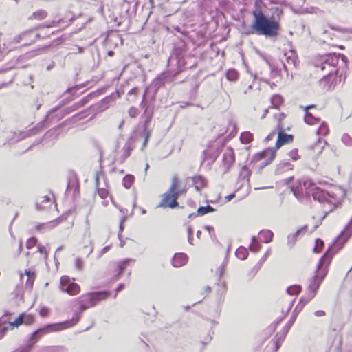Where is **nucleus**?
I'll return each mask as SVG.
<instances>
[{"label": "nucleus", "instance_id": "nucleus-1", "mask_svg": "<svg viewBox=\"0 0 352 352\" xmlns=\"http://www.w3.org/2000/svg\"><path fill=\"white\" fill-rule=\"evenodd\" d=\"M254 20L247 34L265 36L267 38L276 39L280 31L278 21L267 16L262 10L256 9L252 12Z\"/></svg>", "mask_w": 352, "mask_h": 352}, {"label": "nucleus", "instance_id": "nucleus-2", "mask_svg": "<svg viewBox=\"0 0 352 352\" xmlns=\"http://www.w3.org/2000/svg\"><path fill=\"white\" fill-rule=\"evenodd\" d=\"M333 253L334 252H331V250L329 248L320 259L317 265L316 274L309 281L307 295L300 300L299 303H302V306H304L316 296L322 280L327 274V265L330 263L331 258Z\"/></svg>", "mask_w": 352, "mask_h": 352}, {"label": "nucleus", "instance_id": "nucleus-3", "mask_svg": "<svg viewBox=\"0 0 352 352\" xmlns=\"http://www.w3.org/2000/svg\"><path fill=\"white\" fill-rule=\"evenodd\" d=\"M340 57L342 58V63L346 65V57L336 53L318 55L314 58L313 61L314 67L323 72L322 81L338 73Z\"/></svg>", "mask_w": 352, "mask_h": 352}, {"label": "nucleus", "instance_id": "nucleus-4", "mask_svg": "<svg viewBox=\"0 0 352 352\" xmlns=\"http://www.w3.org/2000/svg\"><path fill=\"white\" fill-rule=\"evenodd\" d=\"M278 137L276 142V146L274 148H270L264 150L263 152L255 155L254 160L255 161H261V168H264L271 164L275 158V153L282 145L291 142L293 140V136L284 133V128L279 122L277 125Z\"/></svg>", "mask_w": 352, "mask_h": 352}, {"label": "nucleus", "instance_id": "nucleus-5", "mask_svg": "<svg viewBox=\"0 0 352 352\" xmlns=\"http://www.w3.org/2000/svg\"><path fill=\"white\" fill-rule=\"evenodd\" d=\"M168 71L162 73L156 77L152 82L150 87L154 89L156 93L158 89L164 85L167 79L175 76L179 74L185 66V63L182 58L177 55H171L168 62Z\"/></svg>", "mask_w": 352, "mask_h": 352}, {"label": "nucleus", "instance_id": "nucleus-6", "mask_svg": "<svg viewBox=\"0 0 352 352\" xmlns=\"http://www.w3.org/2000/svg\"><path fill=\"white\" fill-rule=\"evenodd\" d=\"M185 192V190L179 188V179L177 176H174L171 179L169 189L162 195V199L158 207L175 208L179 206L177 200Z\"/></svg>", "mask_w": 352, "mask_h": 352}, {"label": "nucleus", "instance_id": "nucleus-7", "mask_svg": "<svg viewBox=\"0 0 352 352\" xmlns=\"http://www.w3.org/2000/svg\"><path fill=\"white\" fill-rule=\"evenodd\" d=\"M80 314L75 313L72 320H68L60 323L49 324L43 328L39 329L31 334L30 339L35 343L43 334L50 331H58L72 327L76 324L80 319Z\"/></svg>", "mask_w": 352, "mask_h": 352}, {"label": "nucleus", "instance_id": "nucleus-8", "mask_svg": "<svg viewBox=\"0 0 352 352\" xmlns=\"http://www.w3.org/2000/svg\"><path fill=\"white\" fill-rule=\"evenodd\" d=\"M109 292L107 291L96 292L83 295L80 298V311H83L88 308L94 307L102 300L106 299Z\"/></svg>", "mask_w": 352, "mask_h": 352}, {"label": "nucleus", "instance_id": "nucleus-9", "mask_svg": "<svg viewBox=\"0 0 352 352\" xmlns=\"http://www.w3.org/2000/svg\"><path fill=\"white\" fill-rule=\"evenodd\" d=\"M34 321V317L31 315H25V314H21L14 322H9L8 324L4 325L0 329V333H1L0 336V338H1L4 333L8 329H12L14 327H19V325L25 323V324H30Z\"/></svg>", "mask_w": 352, "mask_h": 352}, {"label": "nucleus", "instance_id": "nucleus-10", "mask_svg": "<svg viewBox=\"0 0 352 352\" xmlns=\"http://www.w3.org/2000/svg\"><path fill=\"white\" fill-rule=\"evenodd\" d=\"M60 289L69 295L74 296L79 293L80 287L77 283L72 282L69 276H63L60 280Z\"/></svg>", "mask_w": 352, "mask_h": 352}, {"label": "nucleus", "instance_id": "nucleus-11", "mask_svg": "<svg viewBox=\"0 0 352 352\" xmlns=\"http://www.w3.org/2000/svg\"><path fill=\"white\" fill-rule=\"evenodd\" d=\"M234 162L235 156L234 150L229 147L225 151L222 159V167L223 168L224 173H226L229 171L230 168L233 166Z\"/></svg>", "mask_w": 352, "mask_h": 352}, {"label": "nucleus", "instance_id": "nucleus-12", "mask_svg": "<svg viewBox=\"0 0 352 352\" xmlns=\"http://www.w3.org/2000/svg\"><path fill=\"white\" fill-rule=\"evenodd\" d=\"M38 133V129L35 127L25 131H21L19 133H14L12 137L10 140H14L15 142L23 140L30 136L34 135Z\"/></svg>", "mask_w": 352, "mask_h": 352}, {"label": "nucleus", "instance_id": "nucleus-13", "mask_svg": "<svg viewBox=\"0 0 352 352\" xmlns=\"http://www.w3.org/2000/svg\"><path fill=\"white\" fill-rule=\"evenodd\" d=\"M219 152L217 151H213L212 148L204 151L202 154V163L208 162V164L209 166L212 165L216 161Z\"/></svg>", "mask_w": 352, "mask_h": 352}, {"label": "nucleus", "instance_id": "nucleus-14", "mask_svg": "<svg viewBox=\"0 0 352 352\" xmlns=\"http://www.w3.org/2000/svg\"><path fill=\"white\" fill-rule=\"evenodd\" d=\"M95 180H96V186L98 188V192L99 196L102 199L106 198L108 196V191L106 188H104L103 187H100L101 180H102L104 182H105L104 175L102 173H97L96 174Z\"/></svg>", "mask_w": 352, "mask_h": 352}, {"label": "nucleus", "instance_id": "nucleus-15", "mask_svg": "<svg viewBox=\"0 0 352 352\" xmlns=\"http://www.w3.org/2000/svg\"><path fill=\"white\" fill-rule=\"evenodd\" d=\"M308 226L307 225L301 227L294 234H289L287 236V245L289 248H293L295 245L298 237L301 234L306 232H307Z\"/></svg>", "mask_w": 352, "mask_h": 352}, {"label": "nucleus", "instance_id": "nucleus-16", "mask_svg": "<svg viewBox=\"0 0 352 352\" xmlns=\"http://www.w3.org/2000/svg\"><path fill=\"white\" fill-rule=\"evenodd\" d=\"M285 56H286V63H283V69L287 73V65L293 66L294 67H296L297 56L293 50H291L288 53H285Z\"/></svg>", "mask_w": 352, "mask_h": 352}, {"label": "nucleus", "instance_id": "nucleus-17", "mask_svg": "<svg viewBox=\"0 0 352 352\" xmlns=\"http://www.w3.org/2000/svg\"><path fill=\"white\" fill-rule=\"evenodd\" d=\"M188 261L187 255L184 253H176L172 259V264L175 267L184 265Z\"/></svg>", "mask_w": 352, "mask_h": 352}, {"label": "nucleus", "instance_id": "nucleus-18", "mask_svg": "<svg viewBox=\"0 0 352 352\" xmlns=\"http://www.w3.org/2000/svg\"><path fill=\"white\" fill-rule=\"evenodd\" d=\"M133 263H135V259L133 258H124L119 261L117 265L118 274L114 276V280H117L119 278L120 275L124 271L126 265Z\"/></svg>", "mask_w": 352, "mask_h": 352}, {"label": "nucleus", "instance_id": "nucleus-19", "mask_svg": "<svg viewBox=\"0 0 352 352\" xmlns=\"http://www.w3.org/2000/svg\"><path fill=\"white\" fill-rule=\"evenodd\" d=\"M293 165L288 162L283 161L280 162L276 168L275 174L276 175H283L287 171L292 170Z\"/></svg>", "mask_w": 352, "mask_h": 352}, {"label": "nucleus", "instance_id": "nucleus-20", "mask_svg": "<svg viewBox=\"0 0 352 352\" xmlns=\"http://www.w3.org/2000/svg\"><path fill=\"white\" fill-rule=\"evenodd\" d=\"M114 100V95L107 96L98 103L94 107L98 111H103L108 108L109 105Z\"/></svg>", "mask_w": 352, "mask_h": 352}, {"label": "nucleus", "instance_id": "nucleus-21", "mask_svg": "<svg viewBox=\"0 0 352 352\" xmlns=\"http://www.w3.org/2000/svg\"><path fill=\"white\" fill-rule=\"evenodd\" d=\"M312 107H314L313 105H309L303 108L305 112L304 118L305 122L310 125L319 122V119L314 117L311 113L308 111V110Z\"/></svg>", "mask_w": 352, "mask_h": 352}, {"label": "nucleus", "instance_id": "nucleus-22", "mask_svg": "<svg viewBox=\"0 0 352 352\" xmlns=\"http://www.w3.org/2000/svg\"><path fill=\"white\" fill-rule=\"evenodd\" d=\"M193 183V186L197 191L205 187L206 181L202 176L198 175L190 178Z\"/></svg>", "mask_w": 352, "mask_h": 352}, {"label": "nucleus", "instance_id": "nucleus-23", "mask_svg": "<svg viewBox=\"0 0 352 352\" xmlns=\"http://www.w3.org/2000/svg\"><path fill=\"white\" fill-rule=\"evenodd\" d=\"M133 147L131 144V142H127L125 145L124 146V147L122 148V155L120 157V162L121 163L124 162L127 157H129V155H131V151L133 150Z\"/></svg>", "mask_w": 352, "mask_h": 352}, {"label": "nucleus", "instance_id": "nucleus-24", "mask_svg": "<svg viewBox=\"0 0 352 352\" xmlns=\"http://www.w3.org/2000/svg\"><path fill=\"white\" fill-rule=\"evenodd\" d=\"M25 275L27 276L25 287L27 289H32L36 277L35 272L30 269L25 270Z\"/></svg>", "mask_w": 352, "mask_h": 352}, {"label": "nucleus", "instance_id": "nucleus-25", "mask_svg": "<svg viewBox=\"0 0 352 352\" xmlns=\"http://www.w3.org/2000/svg\"><path fill=\"white\" fill-rule=\"evenodd\" d=\"M273 235V232L270 230H263L259 232L261 240L265 243H268L272 241Z\"/></svg>", "mask_w": 352, "mask_h": 352}, {"label": "nucleus", "instance_id": "nucleus-26", "mask_svg": "<svg viewBox=\"0 0 352 352\" xmlns=\"http://www.w3.org/2000/svg\"><path fill=\"white\" fill-rule=\"evenodd\" d=\"M270 250H268L263 256V257L260 259V261L256 263V265L253 267V269L251 271L253 276H254L258 272L263 264L265 263L267 257L270 256Z\"/></svg>", "mask_w": 352, "mask_h": 352}, {"label": "nucleus", "instance_id": "nucleus-27", "mask_svg": "<svg viewBox=\"0 0 352 352\" xmlns=\"http://www.w3.org/2000/svg\"><path fill=\"white\" fill-rule=\"evenodd\" d=\"M314 192L312 193V196L315 200H318L320 202H324L326 200V193L321 190L318 188H315L313 189Z\"/></svg>", "mask_w": 352, "mask_h": 352}, {"label": "nucleus", "instance_id": "nucleus-28", "mask_svg": "<svg viewBox=\"0 0 352 352\" xmlns=\"http://www.w3.org/2000/svg\"><path fill=\"white\" fill-rule=\"evenodd\" d=\"M263 59L265 60V61L269 65V67L270 68V76H271V77L272 78H274L275 77L278 76L279 75V70L277 69V67L273 63H271L270 59L267 58L265 56L263 57Z\"/></svg>", "mask_w": 352, "mask_h": 352}, {"label": "nucleus", "instance_id": "nucleus-29", "mask_svg": "<svg viewBox=\"0 0 352 352\" xmlns=\"http://www.w3.org/2000/svg\"><path fill=\"white\" fill-rule=\"evenodd\" d=\"M235 254L239 259L245 260L248 256V250L246 248L241 246L236 250Z\"/></svg>", "mask_w": 352, "mask_h": 352}, {"label": "nucleus", "instance_id": "nucleus-30", "mask_svg": "<svg viewBox=\"0 0 352 352\" xmlns=\"http://www.w3.org/2000/svg\"><path fill=\"white\" fill-rule=\"evenodd\" d=\"M252 243L249 246V249L252 252H257L260 250L261 245V244L256 241V236H253L251 238Z\"/></svg>", "mask_w": 352, "mask_h": 352}, {"label": "nucleus", "instance_id": "nucleus-31", "mask_svg": "<svg viewBox=\"0 0 352 352\" xmlns=\"http://www.w3.org/2000/svg\"><path fill=\"white\" fill-rule=\"evenodd\" d=\"M32 33H33V31L32 30L25 31V32H22L21 34L14 37L12 43H18L23 41V38L25 36H29L30 34H32Z\"/></svg>", "mask_w": 352, "mask_h": 352}, {"label": "nucleus", "instance_id": "nucleus-32", "mask_svg": "<svg viewBox=\"0 0 352 352\" xmlns=\"http://www.w3.org/2000/svg\"><path fill=\"white\" fill-rule=\"evenodd\" d=\"M226 78L230 81H236L239 78V73L234 69H230L226 72Z\"/></svg>", "mask_w": 352, "mask_h": 352}, {"label": "nucleus", "instance_id": "nucleus-33", "mask_svg": "<svg viewBox=\"0 0 352 352\" xmlns=\"http://www.w3.org/2000/svg\"><path fill=\"white\" fill-rule=\"evenodd\" d=\"M134 182V177L132 175H126L124 177L122 180L123 186L126 188L129 189Z\"/></svg>", "mask_w": 352, "mask_h": 352}, {"label": "nucleus", "instance_id": "nucleus-34", "mask_svg": "<svg viewBox=\"0 0 352 352\" xmlns=\"http://www.w3.org/2000/svg\"><path fill=\"white\" fill-rule=\"evenodd\" d=\"M240 140L243 144H248L252 141L253 135L248 131L243 132L241 134Z\"/></svg>", "mask_w": 352, "mask_h": 352}, {"label": "nucleus", "instance_id": "nucleus-35", "mask_svg": "<svg viewBox=\"0 0 352 352\" xmlns=\"http://www.w3.org/2000/svg\"><path fill=\"white\" fill-rule=\"evenodd\" d=\"M215 211V209L212 206L207 205L206 206H201L197 210V215H204L209 212H213Z\"/></svg>", "mask_w": 352, "mask_h": 352}, {"label": "nucleus", "instance_id": "nucleus-36", "mask_svg": "<svg viewBox=\"0 0 352 352\" xmlns=\"http://www.w3.org/2000/svg\"><path fill=\"white\" fill-rule=\"evenodd\" d=\"M250 172L249 171V170L248 169V168L246 166H243L241 168V170L239 174V179L240 180L241 179L243 181H245L246 182H248L249 179H250Z\"/></svg>", "mask_w": 352, "mask_h": 352}, {"label": "nucleus", "instance_id": "nucleus-37", "mask_svg": "<svg viewBox=\"0 0 352 352\" xmlns=\"http://www.w3.org/2000/svg\"><path fill=\"white\" fill-rule=\"evenodd\" d=\"M47 12L45 10H38L32 14L30 18H34L38 20H42L46 18Z\"/></svg>", "mask_w": 352, "mask_h": 352}, {"label": "nucleus", "instance_id": "nucleus-38", "mask_svg": "<svg viewBox=\"0 0 352 352\" xmlns=\"http://www.w3.org/2000/svg\"><path fill=\"white\" fill-rule=\"evenodd\" d=\"M301 290V287L298 285H292L287 287V293L289 295H298Z\"/></svg>", "mask_w": 352, "mask_h": 352}, {"label": "nucleus", "instance_id": "nucleus-39", "mask_svg": "<svg viewBox=\"0 0 352 352\" xmlns=\"http://www.w3.org/2000/svg\"><path fill=\"white\" fill-rule=\"evenodd\" d=\"M54 222L43 223L38 224L35 228L37 230L43 231L45 230L52 229L54 227Z\"/></svg>", "mask_w": 352, "mask_h": 352}, {"label": "nucleus", "instance_id": "nucleus-40", "mask_svg": "<svg viewBox=\"0 0 352 352\" xmlns=\"http://www.w3.org/2000/svg\"><path fill=\"white\" fill-rule=\"evenodd\" d=\"M76 110L77 109H76L74 104L70 107H66L61 111L60 115L59 116L58 118L61 119V118H64L65 116L69 115L71 113H72Z\"/></svg>", "mask_w": 352, "mask_h": 352}, {"label": "nucleus", "instance_id": "nucleus-41", "mask_svg": "<svg viewBox=\"0 0 352 352\" xmlns=\"http://www.w3.org/2000/svg\"><path fill=\"white\" fill-rule=\"evenodd\" d=\"M34 32L32 34H30L29 36H25L23 38V41L25 40V43H23L24 45H28L31 44L32 43L35 42L36 38H38L40 36L38 34H36L33 36Z\"/></svg>", "mask_w": 352, "mask_h": 352}, {"label": "nucleus", "instance_id": "nucleus-42", "mask_svg": "<svg viewBox=\"0 0 352 352\" xmlns=\"http://www.w3.org/2000/svg\"><path fill=\"white\" fill-rule=\"evenodd\" d=\"M329 133V129L325 123H322L317 131V134L320 135L325 136Z\"/></svg>", "mask_w": 352, "mask_h": 352}, {"label": "nucleus", "instance_id": "nucleus-43", "mask_svg": "<svg viewBox=\"0 0 352 352\" xmlns=\"http://www.w3.org/2000/svg\"><path fill=\"white\" fill-rule=\"evenodd\" d=\"M291 191L293 192L294 195L299 200L301 199L303 196L302 187L294 188L292 186L291 187Z\"/></svg>", "mask_w": 352, "mask_h": 352}, {"label": "nucleus", "instance_id": "nucleus-44", "mask_svg": "<svg viewBox=\"0 0 352 352\" xmlns=\"http://www.w3.org/2000/svg\"><path fill=\"white\" fill-rule=\"evenodd\" d=\"M142 137L144 138L143 148H144L151 137V131L145 128L142 132Z\"/></svg>", "mask_w": 352, "mask_h": 352}, {"label": "nucleus", "instance_id": "nucleus-45", "mask_svg": "<svg viewBox=\"0 0 352 352\" xmlns=\"http://www.w3.org/2000/svg\"><path fill=\"white\" fill-rule=\"evenodd\" d=\"M342 142L347 146H352V138L347 133L342 135Z\"/></svg>", "mask_w": 352, "mask_h": 352}, {"label": "nucleus", "instance_id": "nucleus-46", "mask_svg": "<svg viewBox=\"0 0 352 352\" xmlns=\"http://www.w3.org/2000/svg\"><path fill=\"white\" fill-rule=\"evenodd\" d=\"M89 101V96L84 97L80 101L74 104L76 109L78 110L79 108L85 105Z\"/></svg>", "mask_w": 352, "mask_h": 352}, {"label": "nucleus", "instance_id": "nucleus-47", "mask_svg": "<svg viewBox=\"0 0 352 352\" xmlns=\"http://www.w3.org/2000/svg\"><path fill=\"white\" fill-rule=\"evenodd\" d=\"M37 239L35 237L30 238L26 243V247L28 249H31L34 247L36 244Z\"/></svg>", "mask_w": 352, "mask_h": 352}, {"label": "nucleus", "instance_id": "nucleus-48", "mask_svg": "<svg viewBox=\"0 0 352 352\" xmlns=\"http://www.w3.org/2000/svg\"><path fill=\"white\" fill-rule=\"evenodd\" d=\"M288 155L292 160L294 161L300 159V156L298 155V149L292 150L288 153Z\"/></svg>", "mask_w": 352, "mask_h": 352}, {"label": "nucleus", "instance_id": "nucleus-49", "mask_svg": "<svg viewBox=\"0 0 352 352\" xmlns=\"http://www.w3.org/2000/svg\"><path fill=\"white\" fill-rule=\"evenodd\" d=\"M204 229L208 232V233L212 240L216 239L214 228L213 227L210 226H206L204 227Z\"/></svg>", "mask_w": 352, "mask_h": 352}, {"label": "nucleus", "instance_id": "nucleus-50", "mask_svg": "<svg viewBox=\"0 0 352 352\" xmlns=\"http://www.w3.org/2000/svg\"><path fill=\"white\" fill-rule=\"evenodd\" d=\"M75 267L78 270H82L84 267V262L80 258H76L75 261Z\"/></svg>", "mask_w": 352, "mask_h": 352}, {"label": "nucleus", "instance_id": "nucleus-51", "mask_svg": "<svg viewBox=\"0 0 352 352\" xmlns=\"http://www.w3.org/2000/svg\"><path fill=\"white\" fill-rule=\"evenodd\" d=\"M324 245L323 241L320 240V239H316V245L314 248V252H318L320 251L319 248H322Z\"/></svg>", "mask_w": 352, "mask_h": 352}, {"label": "nucleus", "instance_id": "nucleus-52", "mask_svg": "<svg viewBox=\"0 0 352 352\" xmlns=\"http://www.w3.org/2000/svg\"><path fill=\"white\" fill-rule=\"evenodd\" d=\"M125 221H126L125 217H123L120 220V226H119V232H118V235L119 239H120V237H122L121 233L124 230V222Z\"/></svg>", "mask_w": 352, "mask_h": 352}, {"label": "nucleus", "instance_id": "nucleus-53", "mask_svg": "<svg viewBox=\"0 0 352 352\" xmlns=\"http://www.w3.org/2000/svg\"><path fill=\"white\" fill-rule=\"evenodd\" d=\"M129 115L130 117L131 118H135L138 114V109L135 107H131L129 109Z\"/></svg>", "mask_w": 352, "mask_h": 352}, {"label": "nucleus", "instance_id": "nucleus-54", "mask_svg": "<svg viewBox=\"0 0 352 352\" xmlns=\"http://www.w3.org/2000/svg\"><path fill=\"white\" fill-rule=\"evenodd\" d=\"M39 314L40 315L42 316V317H45L48 315L49 314V309L48 308L45 307H42L40 308V310H39Z\"/></svg>", "mask_w": 352, "mask_h": 352}, {"label": "nucleus", "instance_id": "nucleus-55", "mask_svg": "<svg viewBox=\"0 0 352 352\" xmlns=\"http://www.w3.org/2000/svg\"><path fill=\"white\" fill-rule=\"evenodd\" d=\"M269 345H270V347H271V351H276L279 348V345L278 344V343L276 342V341H273L272 340L270 343H269Z\"/></svg>", "mask_w": 352, "mask_h": 352}, {"label": "nucleus", "instance_id": "nucleus-56", "mask_svg": "<svg viewBox=\"0 0 352 352\" xmlns=\"http://www.w3.org/2000/svg\"><path fill=\"white\" fill-rule=\"evenodd\" d=\"M38 251H39V252L41 254H44V258L47 259V252L46 248L45 246L38 245Z\"/></svg>", "mask_w": 352, "mask_h": 352}, {"label": "nucleus", "instance_id": "nucleus-57", "mask_svg": "<svg viewBox=\"0 0 352 352\" xmlns=\"http://www.w3.org/2000/svg\"><path fill=\"white\" fill-rule=\"evenodd\" d=\"M280 101H281V97L280 96H278V95H276V96H274L272 98V102L274 105H276V104H278Z\"/></svg>", "mask_w": 352, "mask_h": 352}, {"label": "nucleus", "instance_id": "nucleus-58", "mask_svg": "<svg viewBox=\"0 0 352 352\" xmlns=\"http://www.w3.org/2000/svg\"><path fill=\"white\" fill-rule=\"evenodd\" d=\"M67 102V101H65H65H62V102H61V103H60L58 106H57V107H54V108L52 109L49 111V113H54V112L56 111H57L58 109H59L62 106L65 105Z\"/></svg>", "mask_w": 352, "mask_h": 352}, {"label": "nucleus", "instance_id": "nucleus-59", "mask_svg": "<svg viewBox=\"0 0 352 352\" xmlns=\"http://www.w3.org/2000/svg\"><path fill=\"white\" fill-rule=\"evenodd\" d=\"M146 94H144V96H143L142 101V102L140 104V107L142 109H145V111H144L145 113L147 112V107H146Z\"/></svg>", "mask_w": 352, "mask_h": 352}, {"label": "nucleus", "instance_id": "nucleus-60", "mask_svg": "<svg viewBox=\"0 0 352 352\" xmlns=\"http://www.w3.org/2000/svg\"><path fill=\"white\" fill-rule=\"evenodd\" d=\"M296 320V316H293L289 320V322H287V326H286V329H287V331H288L290 327L292 326V324H294V321Z\"/></svg>", "mask_w": 352, "mask_h": 352}, {"label": "nucleus", "instance_id": "nucleus-61", "mask_svg": "<svg viewBox=\"0 0 352 352\" xmlns=\"http://www.w3.org/2000/svg\"><path fill=\"white\" fill-rule=\"evenodd\" d=\"M276 134V132L274 131H272L265 138V141L266 142H268L270 140H271L272 139H273L275 135Z\"/></svg>", "mask_w": 352, "mask_h": 352}, {"label": "nucleus", "instance_id": "nucleus-62", "mask_svg": "<svg viewBox=\"0 0 352 352\" xmlns=\"http://www.w3.org/2000/svg\"><path fill=\"white\" fill-rule=\"evenodd\" d=\"M55 131H53V130H50L48 131L43 136V139L44 138H50L51 136H52L54 133H55Z\"/></svg>", "mask_w": 352, "mask_h": 352}, {"label": "nucleus", "instance_id": "nucleus-63", "mask_svg": "<svg viewBox=\"0 0 352 352\" xmlns=\"http://www.w3.org/2000/svg\"><path fill=\"white\" fill-rule=\"evenodd\" d=\"M314 315L317 317H321L325 315V312L322 310H318L314 312Z\"/></svg>", "mask_w": 352, "mask_h": 352}, {"label": "nucleus", "instance_id": "nucleus-64", "mask_svg": "<svg viewBox=\"0 0 352 352\" xmlns=\"http://www.w3.org/2000/svg\"><path fill=\"white\" fill-rule=\"evenodd\" d=\"M85 113L84 112H81V113H77L74 116V118L76 120H81L82 118H84L83 116V114Z\"/></svg>", "mask_w": 352, "mask_h": 352}]
</instances>
